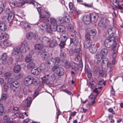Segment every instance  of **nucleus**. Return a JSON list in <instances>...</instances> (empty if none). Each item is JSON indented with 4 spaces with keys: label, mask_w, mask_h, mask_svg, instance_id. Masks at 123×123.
I'll list each match as a JSON object with an SVG mask.
<instances>
[{
    "label": "nucleus",
    "mask_w": 123,
    "mask_h": 123,
    "mask_svg": "<svg viewBox=\"0 0 123 123\" xmlns=\"http://www.w3.org/2000/svg\"><path fill=\"white\" fill-rule=\"evenodd\" d=\"M61 61L60 58L58 57H56L55 58H51L49 59L47 62L48 64L50 65L51 64L50 62H52L53 64H55L56 63H59Z\"/></svg>",
    "instance_id": "nucleus-9"
},
{
    "label": "nucleus",
    "mask_w": 123,
    "mask_h": 123,
    "mask_svg": "<svg viewBox=\"0 0 123 123\" xmlns=\"http://www.w3.org/2000/svg\"><path fill=\"white\" fill-rule=\"evenodd\" d=\"M57 45V43L55 40H53L50 43L49 46L51 47H53Z\"/></svg>",
    "instance_id": "nucleus-42"
},
{
    "label": "nucleus",
    "mask_w": 123,
    "mask_h": 123,
    "mask_svg": "<svg viewBox=\"0 0 123 123\" xmlns=\"http://www.w3.org/2000/svg\"><path fill=\"white\" fill-rule=\"evenodd\" d=\"M55 73L57 75L61 76L62 75L64 74V71L63 68L61 67L58 68L57 70L56 71Z\"/></svg>",
    "instance_id": "nucleus-22"
},
{
    "label": "nucleus",
    "mask_w": 123,
    "mask_h": 123,
    "mask_svg": "<svg viewBox=\"0 0 123 123\" xmlns=\"http://www.w3.org/2000/svg\"><path fill=\"white\" fill-rule=\"evenodd\" d=\"M26 102L27 104V107H29L32 103V99L31 97L28 98L26 99Z\"/></svg>",
    "instance_id": "nucleus-34"
},
{
    "label": "nucleus",
    "mask_w": 123,
    "mask_h": 123,
    "mask_svg": "<svg viewBox=\"0 0 123 123\" xmlns=\"http://www.w3.org/2000/svg\"><path fill=\"white\" fill-rule=\"evenodd\" d=\"M62 91L63 92L66 93L68 95H71V93L66 89H62Z\"/></svg>",
    "instance_id": "nucleus-59"
},
{
    "label": "nucleus",
    "mask_w": 123,
    "mask_h": 123,
    "mask_svg": "<svg viewBox=\"0 0 123 123\" xmlns=\"http://www.w3.org/2000/svg\"><path fill=\"white\" fill-rule=\"evenodd\" d=\"M20 52H22L19 47H15L13 49V52L12 53V55L13 56H16L17 55L18 53Z\"/></svg>",
    "instance_id": "nucleus-19"
},
{
    "label": "nucleus",
    "mask_w": 123,
    "mask_h": 123,
    "mask_svg": "<svg viewBox=\"0 0 123 123\" xmlns=\"http://www.w3.org/2000/svg\"><path fill=\"white\" fill-rule=\"evenodd\" d=\"M114 38L113 41H114V44L113 46H112V49L113 50H114V47H116L117 45V42L118 41V37H113Z\"/></svg>",
    "instance_id": "nucleus-35"
},
{
    "label": "nucleus",
    "mask_w": 123,
    "mask_h": 123,
    "mask_svg": "<svg viewBox=\"0 0 123 123\" xmlns=\"http://www.w3.org/2000/svg\"><path fill=\"white\" fill-rule=\"evenodd\" d=\"M19 25L23 28L28 29L29 30L31 29L32 24H20Z\"/></svg>",
    "instance_id": "nucleus-23"
},
{
    "label": "nucleus",
    "mask_w": 123,
    "mask_h": 123,
    "mask_svg": "<svg viewBox=\"0 0 123 123\" xmlns=\"http://www.w3.org/2000/svg\"><path fill=\"white\" fill-rule=\"evenodd\" d=\"M60 50L61 52V53L60 54V57L62 59H64L66 57V54L64 52H62L61 49Z\"/></svg>",
    "instance_id": "nucleus-44"
},
{
    "label": "nucleus",
    "mask_w": 123,
    "mask_h": 123,
    "mask_svg": "<svg viewBox=\"0 0 123 123\" xmlns=\"http://www.w3.org/2000/svg\"><path fill=\"white\" fill-rule=\"evenodd\" d=\"M70 43H73L76 45H77L79 43L78 38L76 37L74 38H71Z\"/></svg>",
    "instance_id": "nucleus-27"
},
{
    "label": "nucleus",
    "mask_w": 123,
    "mask_h": 123,
    "mask_svg": "<svg viewBox=\"0 0 123 123\" xmlns=\"http://www.w3.org/2000/svg\"><path fill=\"white\" fill-rule=\"evenodd\" d=\"M60 39H61V41L63 42H66L67 39V37L65 36H62L60 37Z\"/></svg>",
    "instance_id": "nucleus-49"
},
{
    "label": "nucleus",
    "mask_w": 123,
    "mask_h": 123,
    "mask_svg": "<svg viewBox=\"0 0 123 123\" xmlns=\"http://www.w3.org/2000/svg\"><path fill=\"white\" fill-rule=\"evenodd\" d=\"M31 72L32 74L35 75H38L40 73V71L38 68H32Z\"/></svg>",
    "instance_id": "nucleus-25"
},
{
    "label": "nucleus",
    "mask_w": 123,
    "mask_h": 123,
    "mask_svg": "<svg viewBox=\"0 0 123 123\" xmlns=\"http://www.w3.org/2000/svg\"><path fill=\"white\" fill-rule=\"evenodd\" d=\"M98 84L100 85H101L103 84L104 85H105V83L103 80L101 79L99 81Z\"/></svg>",
    "instance_id": "nucleus-56"
},
{
    "label": "nucleus",
    "mask_w": 123,
    "mask_h": 123,
    "mask_svg": "<svg viewBox=\"0 0 123 123\" xmlns=\"http://www.w3.org/2000/svg\"><path fill=\"white\" fill-rule=\"evenodd\" d=\"M112 47L111 48V49L113 51H114V52L112 53V55H116V53L117 51V49L116 48V47H115V48L114 47V50H113L112 49Z\"/></svg>",
    "instance_id": "nucleus-62"
},
{
    "label": "nucleus",
    "mask_w": 123,
    "mask_h": 123,
    "mask_svg": "<svg viewBox=\"0 0 123 123\" xmlns=\"http://www.w3.org/2000/svg\"><path fill=\"white\" fill-rule=\"evenodd\" d=\"M43 46V45L42 44H37L35 45V47L36 49L40 50L42 49Z\"/></svg>",
    "instance_id": "nucleus-38"
},
{
    "label": "nucleus",
    "mask_w": 123,
    "mask_h": 123,
    "mask_svg": "<svg viewBox=\"0 0 123 123\" xmlns=\"http://www.w3.org/2000/svg\"><path fill=\"white\" fill-rule=\"evenodd\" d=\"M65 43L61 41L60 43L59 44V46L61 49H62L64 48L65 46Z\"/></svg>",
    "instance_id": "nucleus-51"
},
{
    "label": "nucleus",
    "mask_w": 123,
    "mask_h": 123,
    "mask_svg": "<svg viewBox=\"0 0 123 123\" xmlns=\"http://www.w3.org/2000/svg\"><path fill=\"white\" fill-rule=\"evenodd\" d=\"M37 37V33H33L31 32L27 33L26 35V38L29 40H31L33 38L34 39H36Z\"/></svg>",
    "instance_id": "nucleus-11"
},
{
    "label": "nucleus",
    "mask_w": 123,
    "mask_h": 123,
    "mask_svg": "<svg viewBox=\"0 0 123 123\" xmlns=\"http://www.w3.org/2000/svg\"><path fill=\"white\" fill-rule=\"evenodd\" d=\"M80 4L83 5L85 6L88 7H91L92 6V4H88L85 3H80Z\"/></svg>",
    "instance_id": "nucleus-53"
},
{
    "label": "nucleus",
    "mask_w": 123,
    "mask_h": 123,
    "mask_svg": "<svg viewBox=\"0 0 123 123\" xmlns=\"http://www.w3.org/2000/svg\"><path fill=\"white\" fill-rule=\"evenodd\" d=\"M108 111L111 113L113 114H115V112L113 110V109L111 108H109L108 109Z\"/></svg>",
    "instance_id": "nucleus-60"
},
{
    "label": "nucleus",
    "mask_w": 123,
    "mask_h": 123,
    "mask_svg": "<svg viewBox=\"0 0 123 123\" xmlns=\"http://www.w3.org/2000/svg\"><path fill=\"white\" fill-rule=\"evenodd\" d=\"M92 45L90 35L88 33H87L85 36V40L84 43V47L86 49L89 48Z\"/></svg>",
    "instance_id": "nucleus-5"
},
{
    "label": "nucleus",
    "mask_w": 123,
    "mask_h": 123,
    "mask_svg": "<svg viewBox=\"0 0 123 123\" xmlns=\"http://www.w3.org/2000/svg\"><path fill=\"white\" fill-rule=\"evenodd\" d=\"M21 69V67L19 65L15 66L14 68L13 71L16 73H18Z\"/></svg>",
    "instance_id": "nucleus-30"
},
{
    "label": "nucleus",
    "mask_w": 123,
    "mask_h": 123,
    "mask_svg": "<svg viewBox=\"0 0 123 123\" xmlns=\"http://www.w3.org/2000/svg\"><path fill=\"white\" fill-rule=\"evenodd\" d=\"M7 57V55L6 53H4L2 55L1 58L3 60H6Z\"/></svg>",
    "instance_id": "nucleus-55"
},
{
    "label": "nucleus",
    "mask_w": 123,
    "mask_h": 123,
    "mask_svg": "<svg viewBox=\"0 0 123 123\" xmlns=\"http://www.w3.org/2000/svg\"><path fill=\"white\" fill-rule=\"evenodd\" d=\"M35 63L33 62H31L29 63L27 65V68L28 69L35 68Z\"/></svg>",
    "instance_id": "nucleus-40"
},
{
    "label": "nucleus",
    "mask_w": 123,
    "mask_h": 123,
    "mask_svg": "<svg viewBox=\"0 0 123 123\" xmlns=\"http://www.w3.org/2000/svg\"><path fill=\"white\" fill-rule=\"evenodd\" d=\"M46 67L45 64L44 63H42L40 65V69L41 70H44L45 69Z\"/></svg>",
    "instance_id": "nucleus-48"
},
{
    "label": "nucleus",
    "mask_w": 123,
    "mask_h": 123,
    "mask_svg": "<svg viewBox=\"0 0 123 123\" xmlns=\"http://www.w3.org/2000/svg\"><path fill=\"white\" fill-rule=\"evenodd\" d=\"M83 20L85 23L86 22H90L91 20L90 15H86L85 16L83 17Z\"/></svg>",
    "instance_id": "nucleus-28"
},
{
    "label": "nucleus",
    "mask_w": 123,
    "mask_h": 123,
    "mask_svg": "<svg viewBox=\"0 0 123 123\" xmlns=\"http://www.w3.org/2000/svg\"><path fill=\"white\" fill-rule=\"evenodd\" d=\"M65 67L66 68H69L71 66L70 62L68 61H65L64 62Z\"/></svg>",
    "instance_id": "nucleus-41"
},
{
    "label": "nucleus",
    "mask_w": 123,
    "mask_h": 123,
    "mask_svg": "<svg viewBox=\"0 0 123 123\" xmlns=\"http://www.w3.org/2000/svg\"><path fill=\"white\" fill-rule=\"evenodd\" d=\"M90 99L89 105H93L95 102V101L96 97L92 94H91L89 96Z\"/></svg>",
    "instance_id": "nucleus-24"
},
{
    "label": "nucleus",
    "mask_w": 123,
    "mask_h": 123,
    "mask_svg": "<svg viewBox=\"0 0 123 123\" xmlns=\"http://www.w3.org/2000/svg\"><path fill=\"white\" fill-rule=\"evenodd\" d=\"M37 25L40 28V30L46 29L47 31L51 33L52 31H57L58 25L57 24H38Z\"/></svg>",
    "instance_id": "nucleus-1"
},
{
    "label": "nucleus",
    "mask_w": 123,
    "mask_h": 123,
    "mask_svg": "<svg viewBox=\"0 0 123 123\" xmlns=\"http://www.w3.org/2000/svg\"><path fill=\"white\" fill-rule=\"evenodd\" d=\"M18 108L17 107H14L13 109V111L15 113H16L17 112Z\"/></svg>",
    "instance_id": "nucleus-63"
},
{
    "label": "nucleus",
    "mask_w": 123,
    "mask_h": 123,
    "mask_svg": "<svg viewBox=\"0 0 123 123\" xmlns=\"http://www.w3.org/2000/svg\"><path fill=\"white\" fill-rule=\"evenodd\" d=\"M22 52L25 53L26 52L27 50L29 49V46L26 42H25L22 43L20 48Z\"/></svg>",
    "instance_id": "nucleus-14"
},
{
    "label": "nucleus",
    "mask_w": 123,
    "mask_h": 123,
    "mask_svg": "<svg viewBox=\"0 0 123 123\" xmlns=\"http://www.w3.org/2000/svg\"><path fill=\"white\" fill-rule=\"evenodd\" d=\"M103 57H104L100 53L97 54L96 55V57L98 60V62H100L101 60L103 58Z\"/></svg>",
    "instance_id": "nucleus-39"
},
{
    "label": "nucleus",
    "mask_w": 123,
    "mask_h": 123,
    "mask_svg": "<svg viewBox=\"0 0 123 123\" xmlns=\"http://www.w3.org/2000/svg\"><path fill=\"white\" fill-rule=\"evenodd\" d=\"M111 1L116 8L120 10H123L122 6L123 5V2H122L121 0H111Z\"/></svg>",
    "instance_id": "nucleus-7"
},
{
    "label": "nucleus",
    "mask_w": 123,
    "mask_h": 123,
    "mask_svg": "<svg viewBox=\"0 0 123 123\" xmlns=\"http://www.w3.org/2000/svg\"><path fill=\"white\" fill-rule=\"evenodd\" d=\"M14 16V12L12 11L9 12L8 13L7 20L10 23L13 20Z\"/></svg>",
    "instance_id": "nucleus-20"
},
{
    "label": "nucleus",
    "mask_w": 123,
    "mask_h": 123,
    "mask_svg": "<svg viewBox=\"0 0 123 123\" xmlns=\"http://www.w3.org/2000/svg\"><path fill=\"white\" fill-rule=\"evenodd\" d=\"M47 17L48 18V19H49V18L48 17V16H47ZM50 21H49V20L47 22L44 21V22H43L44 23L45 22L48 23H56L57 22H59L60 23H68L69 22V20L67 18H62L61 17H60L58 18L57 21H56V20L53 17L50 18Z\"/></svg>",
    "instance_id": "nucleus-4"
},
{
    "label": "nucleus",
    "mask_w": 123,
    "mask_h": 123,
    "mask_svg": "<svg viewBox=\"0 0 123 123\" xmlns=\"http://www.w3.org/2000/svg\"><path fill=\"white\" fill-rule=\"evenodd\" d=\"M116 30L114 28H111L109 29L106 33L107 37H109L110 38L113 37L114 33L116 32Z\"/></svg>",
    "instance_id": "nucleus-10"
},
{
    "label": "nucleus",
    "mask_w": 123,
    "mask_h": 123,
    "mask_svg": "<svg viewBox=\"0 0 123 123\" xmlns=\"http://www.w3.org/2000/svg\"><path fill=\"white\" fill-rule=\"evenodd\" d=\"M6 97L7 95L6 94H3L2 95L0 99L2 100H5L6 99Z\"/></svg>",
    "instance_id": "nucleus-57"
},
{
    "label": "nucleus",
    "mask_w": 123,
    "mask_h": 123,
    "mask_svg": "<svg viewBox=\"0 0 123 123\" xmlns=\"http://www.w3.org/2000/svg\"><path fill=\"white\" fill-rule=\"evenodd\" d=\"M22 77V76L20 74H19L17 75L15 77V79L17 80L21 78Z\"/></svg>",
    "instance_id": "nucleus-61"
},
{
    "label": "nucleus",
    "mask_w": 123,
    "mask_h": 123,
    "mask_svg": "<svg viewBox=\"0 0 123 123\" xmlns=\"http://www.w3.org/2000/svg\"><path fill=\"white\" fill-rule=\"evenodd\" d=\"M59 67L58 65H56L53 68H52V71L53 72H54L55 70L57 71V69Z\"/></svg>",
    "instance_id": "nucleus-58"
},
{
    "label": "nucleus",
    "mask_w": 123,
    "mask_h": 123,
    "mask_svg": "<svg viewBox=\"0 0 123 123\" xmlns=\"http://www.w3.org/2000/svg\"><path fill=\"white\" fill-rule=\"evenodd\" d=\"M23 93L25 95H26L28 92V87L26 86L23 89Z\"/></svg>",
    "instance_id": "nucleus-50"
},
{
    "label": "nucleus",
    "mask_w": 123,
    "mask_h": 123,
    "mask_svg": "<svg viewBox=\"0 0 123 123\" xmlns=\"http://www.w3.org/2000/svg\"><path fill=\"white\" fill-rule=\"evenodd\" d=\"M3 120L5 122L7 123H13L10 121V119L9 117L7 115H5L3 117Z\"/></svg>",
    "instance_id": "nucleus-32"
},
{
    "label": "nucleus",
    "mask_w": 123,
    "mask_h": 123,
    "mask_svg": "<svg viewBox=\"0 0 123 123\" xmlns=\"http://www.w3.org/2000/svg\"><path fill=\"white\" fill-rule=\"evenodd\" d=\"M31 84H33L34 85L36 86L39 83V82L38 81V79L37 78H33L32 79H31Z\"/></svg>",
    "instance_id": "nucleus-31"
},
{
    "label": "nucleus",
    "mask_w": 123,
    "mask_h": 123,
    "mask_svg": "<svg viewBox=\"0 0 123 123\" xmlns=\"http://www.w3.org/2000/svg\"><path fill=\"white\" fill-rule=\"evenodd\" d=\"M90 17L91 20H93L94 22H96L98 17V15L97 13L93 12L90 14Z\"/></svg>",
    "instance_id": "nucleus-18"
},
{
    "label": "nucleus",
    "mask_w": 123,
    "mask_h": 123,
    "mask_svg": "<svg viewBox=\"0 0 123 123\" xmlns=\"http://www.w3.org/2000/svg\"><path fill=\"white\" fill-rule=\"evenodd\" d=\"M31 77L30 76L26 77L24 79V85L26 86H28L31 84Z\"/></svg>",
    "instance_id": "nucleus-17"
},
{
    "label": "nucleus",
    "mask_w": 123,
    "mask_h": 123,
    "mask_svg": "<svg viewBox=\"0 0 123 123\" xmlns=\"http://www.w3.org/2000/svg\"><path fill=\"white\" fill-rule=\"evenodd\" d=\"M32 1L30 2V4H32L34 6H37L36 8L38 12L39 13L40 15L39 17L40 18L41 20L43 22H44V21L47 22L49 21V19H48L47 15L44 14L42 15L41 14V7L40 6L38 7V5H40L38 3L34 1V0H32Z\"/></svg>",
    "instance_id": "nucleus-3"
},
{
    "label": "nucleus",
    "mask_w": 123,
    "mask_h": 123,
    "mask_svg": "<svg viewBox=\"0 0 123 123\" xmlns=\"http://www.w3.org/2000/svg\"><path fill=\"white\" fill-rule=\"evenodd\" d=\"M107 39L105 40V46L107 48H110L112 46H113L114 44L113 37L110 38L109 37H107Z\"/></svg>",
    "instance_id": "nucleus-8"
},
{
    "label": "nucleus",
    "mask_w": 123,
    "mask_h": 123,
    "mask_svg": "<svg viewBox=\"0 0 123 123\" xmlns=\"http://www.w3.org/2000/svg\"><path fill=\"white\" fill-rule=\"evenodd\" d=\"M6 28V24H0V28L2 31H5Z\"/></svg>",
    "instance_id": "nucleus-36"
},
{
    "label": "nucleus",
    "mask_w": 123,
    "mask_h": 123,
    "mask_svg": "<svg viewBox=\"0 0 123 123\" xmlns=\"http://www.w3.org/2000/svg\"><path fill=\"white\" fill-rule=\"evenodd\" d=\"M97 33V31L95 29H93L91 30L90 33V34L88 33H88L90 35H91L92 36H94Z\"/></svg>",
    "instance_id": "nucleus-46"
},
{
    "label": "nucleus",
    "mask_w": 123,
    "mask_h": 123,
    "mask_svg": "<svg viewBox=\"0 0 123 123\" xmlns=\"http://www.w3.org/2000/svg\"><path fill=\"white\" fill-rule=\"evenodd\" d=\"M65 26L63 25H58L57 31L59 32L64 31L65 30Z\"/></svg>",
    "instance_id": "nucleus-29"
},
{
    "label": "nucleus",
    "mask_w": 123,
    "mask_h": 123,
    "mask_svg": "<svg viewBox=\"0 0 123 123\" xmlns=\"http://www.w3.org/2000/svg\"><path fill=\"white\" fill-rule=\"evenodd\" d=\"M42 80L44 81V82L47 84H48L52 80V77L49 74H47L41 78Z\"/></svg>",
    "instance_id": "nucleus-15"
},
{
    "label": "nucleus",
    "mask_w": 123,
    "mask_h": 123,
    "mask_svg": "<svg viewBox=\"0 0 123 123\" xmlns=\"http://www.w3.org/2000/svg\"><path fill=\"white\" fill-rule=\"evenodd\" d=\"M3 107L2 104H0V116L1 115L3 111Z\"/></svg>",
    "instance_id": "nucleus-52"
},
{
    "label": "nucleus",
    "mask_w": 123,
    "mask_h": 123,
    "mask_svg": "<svg viewBox=\"0 0 123 123\" xmlns=\"http://www.w3.org/2000/svg\"><path fill=\"white\" fill-rule=\"evenodd\" d=\"M39 39L41 40L43 44H47L49 43L51 41L50 38L46 37H44L43 38L40 37Z\"/></svg>",
    "instance_id": "nucleus-21"
},
{
    "label": "nucleus",
    "mask_w": 123,
    "mask_h": 123,
    "mask_svg": "<svg viewBox=\"0 0 123 123\" xmlns=\"http://www.w3.org/2000/svg\"><path fill=\"white\" fill-rule=\"evenodd\" d=\"M6 1L4 0H3L2 1V3L1 5V6L2 7H2V8H4V9H5L6 6Z\"/></svg>",
    "instance_id": "nucleus-54"
},
{
    "label": "nucleus",
    "mask_w": 123,
    "mask_h": 123,
    "mask_svg": "<svg viewBox=\"0 0 123 123\" xmlns=\"http://www.w3.org/2000/svg\"><path fill=\"white\" fill-rule=\"evenodd\" d=\"M4 44L6 46H10L12 45L11 42L9 40L4 41Z\"/></svg>",
    "instance_id": "nucleus-45"
},
{
    "label": "nucleus",
    "mask_w": 123,
    "mask_h": 123,
    "mask_svg": "<svg viewBox=\"0 0 123 123\" xmlns=\"http://www.w3.org/2000/svg\"><path fill=\"white\" fill-rule=\"evenodd\" d=\"M99 46V44L98 43L92 45L89 48L90 52L92 54L96 52L97 48Z\"/></svg>",
    "instance_id": "nucleus-13"
},
{
    "label": "nucleus",
    "mask_w": 123,
    "mask_h": 123,
    "mask_svg": "<svg viewBox=\"0 0 123 123\" xmlns=\"http://www.w3.org/2000/svg\"><path fill=\"white\" fill-rule=\"evenodd\" d=\"M110 63L109 62V60L107 58H103V59L102 62L101 63L102 68L107 69Z\"/></svg>",
    "instance_id": "nucleus-12"
},
{
    "label": "nucleus",
    "mask_w": 123,
    "mask_h": 123,
    "mask_svg": "<svg viewBox=\"0 0 123 123\" xmlns=\"http://www.w3.org/2000/svg\"><path fill=\"white\" fill-rule=\"evenodd\" d=\"M40 56L43 60L45 61L48 59L49 57V54L44 50H43L41 53Z\"/></svg>",
    "instance_id": "nucleus-16"
},
{
    "label": "nucleus",
    "mask_w": 123,
    "mask_h": 123,
    "mask_svg": "<svg viewBox=\"0 0 123 123\" xmlns=\"http://www.w3.org/2000/svg\"><path fill=\"white\" fill-rule=\"evenodd\" d=\"M107 50L106 48L102 49L101 50L100 54L102 55L104 57L105 56L107 55Z\"/></svg>",
    "instance_id": "nucleus-33"
},
{
    "label": "nucleus",
    "mask_w": 123,
    "mask_h": 123,
    "mask_svg": "<svg viewBox=\"0 0 123 123\" xmlns=\"http://www.w3.org/2000/svg\"><path fill=\"white\" fill-rule=\"evenodd\" d=\"M82 54L81 53L78 54L77 56L75 59V61L79 62L80 65L78 64L73 62L71 66L72 68L74 70H77L83 67V63L82 60Z\"/></svg>",
    "instance_id": "nucleus-2"
},
{
    "label": "nucleus",
    "mask_w": 123,
    "mask_h": 123,
    "mask_svg": "<svg viewBox=\"0 0 123 123\" xmlns=\"http://www.w3.org/2000/svg\"><path fill=\"white\" fill-rule=\"evenodd\" d=\"M11 75V74L9 72H6L4 75V77L6 79H9L10 78Z\"/></svg>",
    "instance_id": "nucleus-47"
},
{
    "label": "nucleus",
    "mask_w": 123,
    "mask_h": 123,
    "mask_svg": "<svg viewBox=\"0 0 123 123\" xmlns=\"http://www.w3.org/2000/svg\"><path fill=\"white\" fill-rule=\"evenodd\" d=\"M68 30L70 31H72L74 29V26L71 24H69L67 26Z\"/></svg>",
    "instance_id": "nucleus-43"
},
{
    "label": "nucleus",
    "mask_w": 123,
    "mask_h": 123,
    "mask_svg": "<svg viewBox=\"0 0 123 123\" xmlns=\"http://www.w3.org/2000/svg\"><path fill=\"white\" fill-rule=\"evenodd\" d=\"M12 78L9 79L7 81V83L9 84H11L10 88L11 90H14L18 88L20 86V83L18 81H15L12 82L11 81Z\"/></svg>",
    "instance_id": "nucleus-6"
},
{
    "label": "nucleus",
    "mask_w": 123,
    "mask_h": 123,
    "mask_svg": "<svg viewBox=\"0 0 123 123\" xmlns=\"http://www.w3.org/2000/svg\"><path fill=\"white\" fill-rule=\"evenodd\" d=\"M31 55L29 54L27 55L25 59V61L26 62H30L31 60Z\"/></svg>",
    "instance_id": "nucleus-37"
},
{
    "label": "nucleus",
    "mask_w": 123,
    "mask_h": 123,
    "mask_svg": "<svg viewBox=\"0 0 123 123\" xmlns=\"http://www.w3.org/2000/svg\"><path fill=\"white\" fill-rule=\"evenodd\" d=\"M9 38V35L6 33H1L0 38L1 40L4 39L5 40Z\"/></svg>",
    "instance_id": "nucleus-26"
},
{
    "label": "nucleus",
    "mask_w": 123,
    "mask_h": 123,
    "mask_svg": "<svg viewBox=\"0 0 123 123\" xmlns=\"http://www.w3.org/2000/svg\"><path fill=\"white\" fill-rule=\"evenodd\" d=\"M6 20H7V19L6 17L5 16H4L2 19V20L3 22L2 23H5V21Z\"/></svg>",
    "instance_id": "nucleus-64"
}]
</instances>
